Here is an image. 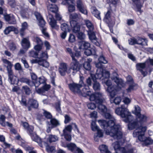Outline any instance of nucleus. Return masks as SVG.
<instances>
[{
    "mask_svg": "<svg viewBox=\"0 0 153 153\" xmlns=\"http://www.w3.org/2000/svg\"><path fill=\"white\" fill-rule=\"evenodd\" d=\"M104 114L106 119L109 120L108 122L103 120L98 121L100 126L104 129L106 134L114 138L120 139L122 137L123 134L120 130V126L116 124V120L111 114L106 112Z\"/></svg>",
    "mask_w": 153,
    "mask_h": 153,
    "instance_id": "obj_1",
    "label": "nucleus"
},
{
    "mask_svg": "<svg viewBox=\"0 0 153 153\" xmlns=\"http://www.w3.org/2000/svg\"><path fill=\"white\" fill-rule=\"evenodd\" d=\"M112 80L116 83L117 86L112 85L111 82L110 80H107L105 84L108 86L107 91L110 93V96L113 97L116 94L119 88H120L123 85L122 80L117 77V74L114 72L113 73V76L111 77Z\"/></svg>",
    "mask_w": 153,
    "mask_h": 153,
    "instance_id": "obj_2",
    "label": "nucleus"
},
{
    "mask_svg": "<svg viewBox=\"0 0 153 153\" xmlns=\"http://www.w3.org/2000/svg\"><path fill=\"white\" fill-rule=\"evenodd\" d=\"M82 85H84V87L82 91H81L80 93H78L79 94H81L84 97L89 96V99L90 101H94L96 100V101L97 102H99V101H100L101 102L104 100L101 99L102 97V93L97 92L92 94V92L89 90V86L84 84L82 81Z\"/></svg>",
    "mask_w": 153,
    "mask_h": 153,
    "instance_id": "obj_3",
    "label": "nucleus"
},
{
    "mask_svg": "<svg viewBox=\"0 0 153 153\" xmlns=\"http://www.w3.org/2000/svg\"><path fill=\"white\" fill-rule=\"evenodd\" d=\"M127 107V105H123L120 107L116 108L115 110V113L117 114L124 118V121L125 122H128L132 118V116L131 115Z\"/></svg>",
    "mask_w": 153,
    "mask_h": 153,
    "instance_id": "obj_4",
    "label": "nucleus"
},
{
    "mask_svg": "<svg viewBox=\"0 0 153 153\" xmlns=\"http://www.w3.org/2000/svg\"><path fill=\"white\" fill-rule=\"evenodd\" d=\"M146 130V126L140 127L134 131L133 133V136L134 137H138V140L140 141L144 142L147 138L144 135Z\"/></svg>",
    "mask_w": 153,
    "mask_h": 153,
    "instance_id": "obj_5",
    "label": "nucleus"
},
{
    "mask_svg": "<svg viewBox=\"0 0 153 153\" xmlns=\"http://www.w3.org/2000/svg\"><path fill=\"white\" fill-rule=\"evenodd\" d=\"M39 56L40 59H38L34 60L33 61V63H37L42 66L46 68H48L49 67V63L46 60L43 59L42 58H43L45 59H47L48 58L47 53L46 52H41L39 53Z\"/></svg>",
    "mask_w": 153,
    "mask_h": 153,
    "instance_id": "obj_6",
    "label": "nucleus"
},
{
    "mask_svg": "<svg viewBox=\"0 0 153 153\" xmlns=\"http://www.w3.org/2000/svg\"><path fill=\"white\" fill-rule=\"evenodd\" d=\"M72 59V61L70 65V67L68 70L67 73L74 75L77 71H79L80 66V64L75 58Z\"/></svg>",
    "mask_w": 153,
    "mask_h": 153,
    "instance_id": "obj_7",
    "label": "nucleus"
},
{
    "mask_svg": "<svg viewBox=\"0 0 153 153\" xmlns=\"http://www.w3.org/2000/svg\"><path fill=\"white\" fill-rule=\"evenodd\" d=\"M133 117L132 116V118L131 120H129L128 122H125L126 123H129L128 125V128L129 130H131L134 129H136L140 127H143L141 125L143 123L140 122L139 121H138L137 119L134 121L133 120Z\"/></svg>",
    "mask_w": 153,
    "mask_h": 153,
    "instance_id": "obj_8",
    "label": "nucleus"
},
{
    "mask_svg": "<svg viewBox=\"0 0 153 153\" xmlns=\"http://www.w3.org/2000/svg\"><path fill=\"white\" fill-rule=\"evenodd\" d=\"M83 78H81V81H80V84H78L73 82L68 85V86L70 90L74 93H80L81 90L80 88L83 86L82 85V79Z\"/></svg>",
    "mask_w": 153,
    "mask_h": 153,
    "instance_id": "obj_9",
    "label": "nucleus"
},
{
    "mask_svg": "<svg viewBox=\"0 0 153 153\" xmlns=\"http://www.w3.org/2000/svg\"><path fill=\"white\" fill-rule=\"evenodd\" d=\"M135 110L134 112L135 114L137 117V120L141 123H144L146 120L147 117L144 115L140 114V108L138 106L135 107Z\"/></svg>",
    "mask_w": 153,
    "mask_h": 153,
    "instance_id": "obj_10",
    "label": "nucleus"
},
{
    "mask_svg": "<svg viewBox=\"0 0 153 153\" xmlns=\"http://www.w3.org/2000/svg\"><path fill=\"white\" fill-rule=\"evenodd\" d=\"M47 18L50 25L52 28L56 29L58 28L59 27L56 24V21L52 15L49 13L48 15L47 16Z\"/></svg>",
    "mask_w": 153,
    "mask_h": 153,
    "instance_id": "obj_11",
    "label": "nucleus"
},
{
    "mask_svg": "<svg viewBox=\"0 0 153 153\" xmlns=\"http://www.w3.org/2000/svg\"><path fill=\"white\" fill-rule=\"evenodd\" d=\"M101 99H103L104 100L100 102L99 101V102L96 101V100H94V101H95L98 104V108L99 110V112L101 113L102 114H104L105 113L107 112V109L105 105H102V104L105 101V99L103 97V95L102 94V97L101 98Z\"/></svg>",
    "mask_w": 153,
    "mask_h": 153,
    "instance_id": "obj_12",
    "label": "nucleus"
},
{
    "mask_svg": "<svg viewBox=\"0 0 153 153\" xmlns=\"http://www.w3.org/2000/svg\"><path fill=\"white\" fill-rule=\"evenodd\" d=\"M74 0H64L62 3L65 5H68V10L70 12H72L75 10V7L73 4L74 3Z\"/></svg>",
    "mask_w": 153,
    "mask_h": 153,
    "instance_id": "obj_13",
    "label": "nucleus"
},
{
    "mask_svg": "<svg viewBox=\"0 0 153 153\" xmlns=\"http://www.w3.org/2000/svg\"><path fill=\"white\" fill-rule=\"evenodd\" d=\"M76 6L79 11L85 14H87V11L85 7L81 0H78L77 1Z\"/></svg>",
    "mask_w": 153,
    "mask_h": 153,
    "instance_id": "obj_14",
    "label": "nucleus"
},
{
    "mask_svg": "<svg viewBox=\"0 0 153 153\" xmlns=\"http://www.w3.org/2000/svg\"><path fill=\"white\" fill-rule=\"evenodd\" d=\"M103 71L102 69H98L97 70V73L95 74H91L93 80H96L97 79H102L103 76H104Z\"/></svg>",
    "mask_w": 153,
    "mask_h": 153,
    "instance_id": "obj_15",
    "label": "nucleus"
},
{
    "mask_svg": "<svg viewBox=\"0 0 153 153\" xmlns=\"http://www.w3.org/2000/svg\"><path fill=\"white\" fill-rule=\"evenodd\" d=\"M70 24L74 33H78L80 31V25L76 21H70Z\"/></svg>",
    "mask_w": 153,
    "mask_h": 153,
    "instance_id": "obj_16",
    "label": "nucleus"
},
{
    "mask_svg": "<svg viewBox=\"0 0 153 153\" xmlns=\"http://www.w3.org/2000/svg\"><path fill=\"white\" fill-rule=\"evenodd\" d=\"M39 104L37 101L33 99H29L28 102V108L29 111H30L31 108H37Z\"/></svg>",
    "mask_w": 153,
    "mask_h": 153,
    "instance_id": "obj_17",
    "label": "nucleus"
},
{
    "mask_svg": "<svg viewBox=\"0 0 153 153\" xmlns=\"http://www.w3.org/2000/svg\"><path fill=\"white\" fill-rule=\"evenodd\" d=\"M4 18L5 20L10 24H14L16 23V20L13 14H7L4 15Z\"/></svg>",
    "mask_w": 153,
    "mask_h": 153,
    "instance_id": "obj_18",
    "label": "nucleus"
},
{
    "mask_svg": "<svg viewBox=\"0 0 153 153\" xmlns=\"http://www.w3.org/2000/svg\"><path fill=\"white\" fill-rule=\"evenodd\" d=\"M59 72L62 76L65 75L66 73H67V65L66 63H62L60 64L59 68Z\"/></svg>",
    "mask_w": 153,
    "mask_h": 153,
    "instance_id": "obj_19",
    "label": "nucleus"
},
{
    "mask_svg": "<svg viewBox=\"0 0 153 153\" xmlns=\"http://www.w3.org/2000/svg\"><path fill=\"white\" fill-rule=\"evenodd\" d=\"M68 149L72 152H73L75 150L77 151L79 153H82V151L80 149L77 148L76 145L74 143H71L68 144L66 146Z\"/></svg>",
    "mask_w": 153,
    "mask_h": 153,
    "instance_id": "obj_20",
    "label": "nucleus"
},
{
    "mask_svg": "<svg viewBox=\"0 0 153 153\" xmlns=\"http://www.w3.org/2000/svg\"><path fill=\"white\" fill-rule=\"evenodd\" d=\"M99 62L95 64L96 66L98 69H102V63L106 64L107 63V61L105 59V57L103 56H101L99 58Z\"/></svg>",
    "mask_w": 153,
    "mask_h": 153,
    "instance_id": "obj_21",
    "label": "nucleus"
},
{
    "mask_svg": "<svg viewBox=\"0 0 153 153\" xmlns=\"http://www.w3.org/2000/svg\"><path fill=\"white\" fill-rule=\"evenodd\" d=\"M47 4L49 12H51L54 13H57L58 11V8L55 4H49L48 2L47 3Z\"/></svg>",
    "mask_w": 153,
    "mask_h": 153,
    "instance_id": "obj_22",
    "label": "nucleus"
},
{
    "mask_svg": "<svg viewBox=\"0 0 153 153\" xmlns=\"http://www.w3.org/2000/svg\"><path fill=\"white\" fill-rule=\"evenodd\" d=\"M30 137L33 140L37 143L39 146L42 147V141L41 139L35 133L31 134Z\"/></svg>",
    "mask_w": 153,
    "mask_h": 153,
    "instance_id": "obj_23",
    "label": "nucleus"
},
{
    "mask_svg": "<svg viewBox=\"0 0 153 153\" xmlns=\"http://www.w3.org/2000/svg\"><path fill=\"white\" fill-rule=\"evenodd\" d=\"M79 48L80 49H87L90 46V44L85 41H82L79 43Z\"/></svg>",
    "mask_w": 153,
    "mask_h": 153,
    "instance_id": "obj_24",
    "label": "nucleus"
},
{
    "mask_svg": "<svg viewBox=\"0 0 153 153\" xmlns=\"http://www.w3.org/2000/svg\"><path fill=\"white\" fill-rule=\"evenodd\" d=\"M21 44L23 48L27 50L30 47V44L28 40V39L26 38H23L21 42Z\"/></svg>",
    "mask_w": 153,
    "mask_h": 153,
    "instance_id": "obj_25",
    "label": "nucleus"
},
{
    "mask_svg": "<svg viewBox=\"0 0 153 153\" xmlns=\"http://www.w3.org/2000/svg\"><path fill=\"white\" fill-rule=\"evenodd\" d=\"M85 25L88 29V31H93L94 27L93 24L91 21L88 20L86 19L84 20Z\"/></svg>",
    "mask_w": 153,
    "mask_h": 153,
    "instance_id": "obj_26",
    "label": "nucleus"
},
{
    "mask_svg": "<svg viewBox=\"0 0 153 153\" xmlns=\"http://www.w3.org/2000/svg\"><path fill=\"white\" fill-rule=\"evenodd\" d=\"M73 126H74L77 129V126L76 124L75 123H72L65 127V128L63 130V133H71L72 129V127Z\"/></svg>",
    "mask_w": 153,
    "mask_h": 153,
    "instance_id": "obj_27",
    "label": "nucleus"
},
{
    "mask_svg": "<svg viewBox=\"0 0 153 153\" xmlns=\"http://www.w3.org/2000/svg\"><path fill=\"white\" fill-rule=\"evenodd\" d=\"M5 117L4 115H1L0 117V124L3 126H7L9 127H12V125L11 123H10L8 122L5 123Z\"/></svg>",
    "mask_w": 153,
    "mask_h": 153,
    "instance_id": "obj_28",
    "label": "nucleus"
},
{
    "mask_svg": "<svg viewBox=\"0 0 153 153\" xmlns=\"http://www.w3.org/2000/svg\"><path fill=\"white\" fill-rule=\"evenodd\" d=\"M46 79L43 76L39 77L36 80V82H35V87H38L41 84H44L45 83Z\"/></svg>",
    "mask_w": 153,
    "mask_h": 153,
    "instance_id": "obj_29",
    "label": "nucleus"
},
{
    "mask_svg": "<svg viewBox=\"0 0 153 153\" xmlns=\"http://www.w3.org/2000/svg\"><path fill=\"white\" fill-rule=\"evenodd\" d=\"M137 44L140 45L142 46L147 45V40L144 39L137 37Z\"/></svg>",
    "mask_w": 153,
    "mask_h": 153,
    "instance_id": "obj_30",
    "label": "nucleus"
},
{
    "mask_svg": "<svg viewBox=\"0 0 153 153\" xmlns=\"http://www.w3.org/2000/svg\"><path fill=\"white\" fill-rule=\"evenodd\" d=\"M134 149L132 148H130L127 149L123 147H120L118 150L116 151V152L117 153H128L129 152H132L133 153H134Z\"/></svg>",
    "mask_w": 153,
    "mask_h": 153,
    "instance_id": "obj_31",
    "label": "nucleus"
},
{
    "mask_svg": "<svg viewBox=\"0 0 153 153\" xmlns=\"http://www.w3.org/2000/svg\"><path fill=\"white\" fill-rule=\"evenodd\" d=\"M19 81L25 83L30 86H33V83L29 79L24 77L20 78L19 79Z\"/></svg>",
    "mask_w": 153,
    "mask_h": 153,
    "instance_id": "obj_32",
    "label": "nucleus"
},
{
    "mask_svg": "<svg viewBox=\"0 0 153 153\" xmlns=\"http://www.w3.org/2000/svg\"><path fill=\"white\" fill-rule=\"evenodd\" d=\"M91 11L92 14L98 19H100L101 18L100 16V13L99 11L94 7L91 8Z\"/></svg>",
    "mask_w": 153,
    "mask_h": 153,
    "instance_id": "obj_33",
    "label": "nucleus"
},
{
    "mask_svg": "<svg viewBox=\"0 0 153 153\" xmlns=\"http://www.w3.org/2000/svg\"><path fill=\"white\" fill-rule=\"evenodd\" d=\"M2 61L5 66H6L7 70L12 69L13 65L10 62L5 59H3Z\"/></svg>",
    "mask_w": 153,
    "mask_h": 153,
    "instance_id": "obj_34",
    "label": "nucleus"
},
{
    "mask_svg": "<svg viewBox=\"0 0 153 153\" xmlns=\"http://www.w3.org/2000/svg\"><path fill=\"white\" fill-rule=\"evenodd\" d=\"M50 125L53 128L55 127L60 125L59 121L55 118H51L50 120Z\"/></svg>",
    "mask_w": 153,
    "mask_h": 153,
    "instance_id": "obj_35",
    "label": "nucleus"
},
{
    "mask_svg": "<svg viewBox=\"0 0 153 153\" xmlns=\"http://www.w3.org/2000/svg\"><path fill=\"white\" fill-rule=\"evenodd\" d=\"M141 0H132V1L136 4L137 8V11H140V8L142 7V4L141 3Z\"/></svg>",
    "mask_w": 153,
    "mask_h": 153,
    "instance_id": "obj_36",
    "label": "nucleus"
},
{
    "mask_svg": "<svg viewBox=\"0 0 153 153\" xmlns=\"http://www.w3.org/2000/svg\"><path fill=\"white\" fill-rule=\"evenodd\" d=\"M99 149L102 153L105 152V153H111L108 150L107 147L105 145H102L100 146Z\"/></svg>",
    "mask_w": 153,
    "mask_h": 153,
    "instance_id": "obj_37",
    "label": "nucleus"
},
{
    "mask_svg": "<svg viewBox=\"0 0 153 153\" xmlns=\"http://www.w3.org/2000/svg\"><path fill=\"white\" fill-rule=\"evenodd\" d=\"M111 12L110 11L108 10L105 15L104 19V21L107 23H110L111 22V20L110 18Z\"/></svg>",
    "mask_w": 153,
    "mask_h": 153,
    "instance_id": "obj_38",
    "label": "nucleus"
},
{
    "mask_svg": "<svg viewBox=\"0 0 153 153\" xmlns=\"http://www.w3.org/2000/svg\"><path fill=\"white\" fill-rule=\"evenodd\" d=\"M19 79L16 76L14 75L8 79L12 84H17Z\"/></svg>",
    "mask_w": 153,
    "mask_h": 153,
    "instance_id": "obj_39",
    "label": "nucleus"
},
{
    "mask_svg": "<svg viewBox=\"0 0 153 153\" xmlns=\"http://www.w3.org/2000/svg\"><path fill=\"white\" fill-rule=\"evenodd\" d=\"M146 64V61L144 63L137 64L136 65L137 69L140 71L142 70L143 69L145 68Z\"/></svg>",
    "mask_w": 153,
    "mask_h": 153,
    "instance_id": "obj_40",
    "label": "nucleus"
},
{
    "mask_svg": "<svg viewBox=\"0 0 153 153\" xmlns=\"http://www.w3.org/2000/svg\"><path fill=\"white\" fill-rule=\"evenodd\" d=\"M71 21H76L78 20L79 18V15L76 13L71 14L70 15Z\"/></svg>",
    "mask_w": 153,
    "mask_h": 153,
    "instance_id": "obj_41",
    "label": "nucleus"
},
{
    "mask_svg": "<svg viewBox=\"0 0 153 153\" xmlns=\"http://www.w3.org/2000/svg\"><path fill=\"white\" fill-rule=\"evenodd\" d=\"M15 30V27L13 26H10L7 27L4 30V33L5 34H9L11 31Z\"/></svg>",
    "mask_w": 153,
    "mask_h": 153,
    "instance_id": "obj_42",
    "label": "nucleus"
},
{
    "mask_svg": "<svg viewBox=\"0 0 153 153\" xmlns=\"http://www.w3.org/2000/svg\"><path fill=\"white\" fill-rule=\"evenodd\" d=\"M95 80H93L94 83L93 85V88L96 91H99L100 89V85L99 83L95 81Z\"/></svg>",
    "mask_w": 153,
    "mask_h": 153,
    "instance_id": "obj_43",
    "label": "nucleus"
},
{
    "mask_svg": "<svg viewBox=\"0 0 153 153\" xmlns=\"http://www.w3.org/2000/svg\"><path fill=\"white\" fill-rule=\"evenodd\" d=\"M88 34L89 36V39L91 41L97 38L95 36L94 32L93 31H87Z\"/></svg>",
    "mask_w": 153,
    "mask_h": 153,
    "instance_id": "obj_44",
    "label": "nucleus"
},
{
    "mask_svg": "<svg viewBox=\"0 0 153 153\" xmlns=\"http://www.w3.org/2000/svg\"><path fill=\"white\" fill-rule=\"evenodd\" d=\"M27 25L26 22H24L22 24V27L20 29V33L22 36H23V32L24 30L27 28Z\"/></svg>",
    "mask_w": 153,
    "mask_h": 153,
    "instance_id": "obj_45",
    "label": "nucleus"
},
{
    "mask_svg": "<svg viewBox=\"0 0 153 153\" xmlns=\"http://www.w3.org/2000/svg\"><path fill=\"white\" fill-rule=\"evenodd\" d=\"M84 53L87 56H89L91 54L94 55L95 54V51L93 49H86Z\"/></svg>",
    "mask_w": 153,
    "mask_h": 153,
    "instance_id": "obj_46",
    "label": "nucleus"
},
{
    "mask_svg": "<svg viewBox=\"0 0 153 153\" xmlns=\"http://www.w3.org/2000/svg\"><path fill=\"white\" fill-rule=\"evenodd\" d=\"M61 30L63 31H69V29L68 25L66 23L62 24L61 26Z\"/></svg>",
    "mask_w": 153,
    "mask_h": 153,
    "instance_id": "obj_47",
    "label": "nucleus"
},
{
    "mask_svg": "<svg viewBox=\"0 0 153 153\" xmlns=\"http://www.w3.org/2000/svg\"><path fill=\"white\" fill-rule=\"evenodd\" d=\"M58 140V138L56 135H51L49 136V140L50 142H54Z\"/></svg>",
    "mask_w": 153,
    "mask_h": 153,
    "instance_id": "obj_48",
    "label": "nucleus"
},
{
    "mask_svg": "<svg viewBox=\"0 0 153 153\" xmlns=\"http://www.w3.org/2000/svg\"><path fill=\"white\" fill-rule=\"evenodd\" d=\"M9 47L10 50L13 51L16 50L17 48L16 44L13 42H12L9 44Z\"/></svg>",
    "mask_w": 153,
    "mask_h": 153,
    "instance_id": "obj_49",
    "label": "nucleus"
},
{
    "mask_svg": "<svg viewBox=\"0 0 153 153\" xmlns=\"http://www.w3.org/2000/svg\"><path fill=\"white\" fill-rule=\"evenodd\" d=\"M137 38L134 37L130 38L128 40L129 44L131 45L137 44Z\"/></svg>",
    "mask_w": 153,
    "mask_h": 153,
    "instance_id": "obj_50",
    "label": "nucleus"
},
{
    "mask_svg": "<svg viewBox=\"0 0 153 153\" xmlns=\"http://www.w3.org/2000/svg\"><path fill=\"white\" fill-rule=\"evenodd\" d=\"M97 135H94V138L95 140H96V139L97 138V137L100 138L102 137L103 136V133L101 130L100 129H99L97 130Z\"/></svg>",
    "mask_w": 153,
    "mask_h": 153,
    "instance_id": "obj_51",
    "label": "nucleus"
},
{
    "mask_svg": "<svg viewBox=\"0 0 153 153\" xmlns=\"http://www.w3.org/2000/svg\"><path fill=\"white\" fill-rule=\"evenodd\" d=\"M22 89L27 94L29 95L31 93V91L30 88L27 86H23L22 87Z\"/></svg>",
    "mask_w": 153,
    "mask_h": 153,
    "instance_id": "obj_52",
    "label": "nucleus"
},
{
    "mask_svg": "<svg viewBox=\"0 0 153 153\" xmlns=\"http://www.w3.org/2000/svg\"><path fill=\"white\" fill-rule=\"evenodd\" d=\"M84 68L87 71H90L91 69V66L90 63L88 62H85L83 64Z\"/></svg>",
    "mask_w": 153,
    "mask_h": 153,
    "instance_id": "obj_53",
    "label": "nucleus"
},
{
    "mask_svg": "<svg viewBox=\"0 0 153 153\" xmlns=\"http://www.w3.org/2000/svg\"><path fill=\"white\" fill-rule=\"evenodd\" d=\"M29 55L30 56H31L34 58H36L39 56V54L37 52L33 51H32L29 52Z\"/></svg>",
    "mask_w": 153,
    "mask_h": 153,
    "instance_id": "obj_54",
    "label": "nucleus"
},
{
    "mask_svg": "<svg viewBox=\"0 0 153 153\" xmlns=\"http://www.w3.org/2000/svg\"><path fill=\"white\" fill-rule=\"evenodd\" d=\"M112 146L116 152L120 147V144L118 141H116L113 143L112 144Z\"/></svg>",
    "mask_w": 153,
    "mask_h": 153,
    "instance_id": "obj_55",
    "label": "nucleus"
},
{
    "mask_svg": "<svg viewBox=\"0 0 153 153\" xmlns=\"http://www.w3.org/2000/svg\"><path fill=\"white\" fill-rule=\"evenodd\" d=\"M34 41L39 45H43V42L41 39L38 37H36L34 38Z\"/></svg>",
    "mask_w": 153,
    "mask_h": 153,
    "instance_id": "obj_56",
    "label": "nucleus"
},
{
    "mask_svg": "<svg viewBox=\"0 0 153 153\" xmlns=\"http://www.w3.org/2000/svg\"><path fill=\"white\" fill-rule=\"evenodd\" d=\"M63 134L65 138L68 141H70L71 140V137L70 135V133H63Z\"/></svg>",
    "mask_w": 153,
    "mask_h": 153,
    "instance_id": "obj_57",
    "label": "nucleus"
},
{
    "mask_svg": "<svg viewBox=\"0 0 153 153\" xmlns=\"http://www.w3.org/2000/svg\"><path fill=\"white\" fill-rule=\"evenodd\" d=\"M121 100L120 97H117L114 99V102L116 105H119L121 102Z\"/></svg>",
    "mask_w": 153,
    "mask_h": 153,
    "instance_id": "obj_58",
    "label": "nucleus"
},
{
    "mask_svg": "<svg viewBox=\"0 0 153 153\" xmlns=\"http://www.w3.org/2000/svg\"><path fill=\"white\" fill-rule=\"evenodd\" d=\"M77 37L80 40H83L85 39V35L83 33L80 32L79 33Z\"/></svg>",
    "mask_w": 153,
    "mask_h": 153,
    "instance_id": "obj_59",
    "label": "nucleus"
},
{
    "mask_svg": "<svg viewBox=\"0 0 153 153\" xmlns=\"http://www.w3.org/2000/svg\"><path fill=\"white\" fill-rule=\"evenodd\" d=\"M126 82L128 84H130L134 83V82L132 77L130 76H128L126 77Z\"/></svg>",
    "mask_w": 153,
    "mask_h": 153,
    "instance_id": "obj_60",
    "label": "nucleus"
},
{
    "mask_svg": "<svg viewBox=\"0 0 153 153\" xmlns=\"http://www.w3.org/2000/svg\"><path fill=\"white\" fill-rule=\"evenodd\" d=\"M44 115V116L48 119H51L52 117V115L51 114L47 111H44L43 113Z\"/></svg>",
    "mask_w": 153,
    "mask_h": 153,
    "instance_id": "obj_61",
    "label": "nucleus"
},
{
    "mask_svg": "<svg viewBox=\"0 0 153 153\" xmlns=\"http://www.w3.org/2000/svg\"><path fill=\"white\" fill-rule=\"evenodd\" d=\"M39 25L42 28L45 27V21L43 19V18L41 20H40L39 21Z\"/></svg>",
    "mask_w": 153,
    "mask_h": 153,
    "instance_id": "obj_62",
    "label": "nucleus"
},
{
    "mask_svg": "<svg viewBox=\"0 0 153 153\" xmlns=\"http://www.w3.org/2000/svg\"><path fill=\"white\" fill-rule=\"evenodd\" d=\"M7 71L8 79L14 75L12 69L7 70Z\"/></svg>",
    "mask_w": 153,
    "mask_h": 153,
    "instance_id": "obj_63",
    "label": "nucleus"
},
{
    "mask_svg": "<svg viewBox=\"0 0 153 153\" xmlns=\"http://www.w3.org/2000/svg\"><path fill=\"white\" fill-rule=\"evenodd\" d=\"M46 149L48 152H54L55 151V148L53 146H47Z\"/></svg>",
    "mask_w": 153,
    "mask_h": 153,
    "instance_id": "obj_64",
    "label": "nucleus"
}]
</instances>
